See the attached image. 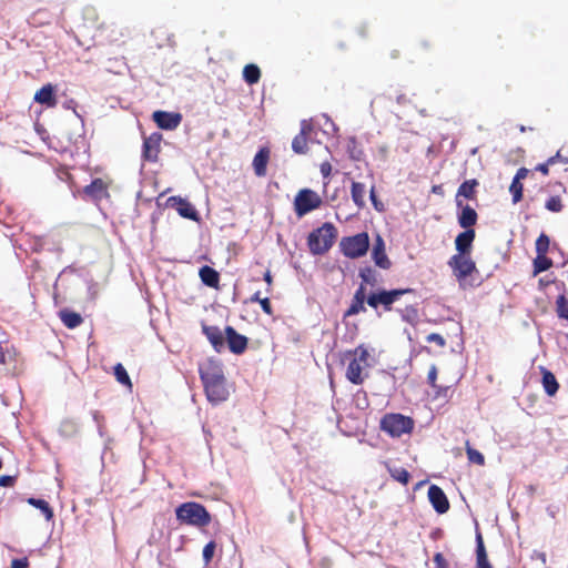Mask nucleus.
<instances>
[{"mask_svg": "<svg viewBox=\"0 0 568 568\" xmlns=\"http://www.w3.org/2000/svg\"><path fill=\"white\" fill-rule=\"evenodd\" d=\"M372 257L375 264L384 270H388L392 265L386 252H385V243L383 239L378 235L372 251Z\"/></svg>", "mask_w": 568, "mask_h": 568, "instance_id": "20", "label": "nucleus"}, {"mask_svg": "<svg viewBox=\"0 0 568 568\" xmlns=\"http://www.w3.org/2000/svg\"><path fill=\"white\" fill-rule=\"evenodd\" d=\"M111 182H106L101 178L94 179L89 185L83 187V193L94 202H100L102 199H108L109 186Z\"/></svg>", "mask_w": 568, "mask_h": 568, "instance_id": "12", "label": "nucleus"}, {"mask_svg": "<svg viewBox=\"0 0 568 568\" xmlns=\"http://www.w3.org/2000/svg\"><path fill=\"white\" fill-rule=\"evenodd\" d=\"M528 174H529V170L528 169L520 168V169L517 170L514 179L521 181V180H525L528 176Z\"/></svg>", "mask_w": 568, "mask_h": 568, "instance_id": "53", "label": "nucleus"}, {"mask_svg": "<svg viewBox=\"0 0 568 568\" xmlns=\"http://www.w3.org/2000/svg\"><path fill=\"white\" fill-rule=\"evenodd\" d=\"M550 247V239L546 233H540L535 243L536 255L547 254Z\"/></svg>", "mask_w": 568, "mask_h": 568, "instance_id": "37", "label": "nucleus"}, {"mask_svg": "<svg viewBox=\"0 0 568 568\" xmlns=\"http://www.w3.org/2000/svg\"><path fill=\"white\" fill-rule=\"evenodd\" d=\"M433 561L436 568H448V562L442 552H436L434 555Z\"/></svg>", "mask_w": 568, "mask_h": 568, "instance_id": "46", "label": "nucleus"}, {"mask_svg": "<svg viewBox=\"0 0 568 568\" xmlns=\"http://www.w3.org/2000/svg\"><path fill=\"white\" fill-rule=\"evenodd\" d=\"M10 567L11 568H28L29 567L28 558H26V557L16 558L11 561Z\"/></svg>", "mask_w": 568, "mask_h": 568, "instance_id": "48", "label": "nucleus"}, {"mask_svg": "<svg viewBox=\"0 0 568 568\" xmlns=\"http://www.w3.org/2000/svg\"><path fill=\"white\" fill-rule=\"evenodd\" d=\"M224 333L229 349L233 354L241 355L246 351L248 344L246 336L237 333L233 326H226Z\"/></svg>", "mask_w": 568, "mask_h": 568, "instance_id": "10", "label": "nucleus"}, {"mask_svg": "<svg viewBox=\"0 0 568 568\" xmlns=\"http://www.w3.org/2000/svg\"><path fill=\"white\" fill-rule=\"evenodd\" d=\"M250 301L253 302V303H258L265 314H267V315H272L273 314V308H272L270 298L267 296L261 297V292L260 291L255 292L251 296Z\"/></svg>", "mask_w": 568, "mask_h": 568, "instance_id": "38", "label": "nucleus"}, {"mask_svg": "<svg viewBox=\"0 0 568 568\" xmlns=\"http://www.w3.org/2000/svg\"><path fill=\"white\" fill-rule=\"evenodd\" d=\"M400 313V317L404 322L416 325L419 320L418 310L414 305H407L404 308L398 311Z\"/></svg>", "mask_w": 568, "mask_h": 568, "instance_id": "32", "label": "nucleus"}, {"mask_svg": "<svg viewBox=\"0 0 568 568\" xmlns=\"http://www.w3.org/2000/svg\"><path fill=\"white\" fill-rule=\"evenodd\" d=\"M270 154L271 152L268 148H261L253 159L254 173L260 178L266 175V168L270 161Z\"/></svg>", "mask_w": 568, "mask_h": 568, "instance_id": "22", "label": "nucleus"}, {"mask_svg": "<svg viewBox=\"0 0 568 568\" xmlns=\"http://www.w3.org/2000/svg\"><path fill=\"white\" fill-rule=\"evenodd\" d=\"M519 130H520V132H525L526 131L524 125H521Z\"/></svg>", "mask_w": 568, "mask_h": 568, "instance_id": "58", "label": "nucleus"}, {"mask_svg": "<svg viewBox=\"0 0 568 568\" xmlns=\"http://www.w3.org/2000/svg\"><path fill=\"white\" fill-rule=\"evenodd\" d=\"M199 373L210 403L220 404L227 399L230 393L220 362L207 359L200 366Z\"/></svg>", "mask_w": 568, "mask_h": 568, "instance_id": "1", "label": "nucleus"}, {"mask_svg": "<svg viewBox=\"0 0 568 568\" xmlns=\"http://www.w3.org/2000/svg\"><path fill=\"white\" fill-rule=\"evenodd\" d=\"M175 513L176 518L187 525L204 527L211 523V515L206 508L194 501L180 505Z\"/></svg>", "mask_w": 568, "mask_h": 568, "instance_id": "5", "label": "nucleus"}, {"mask_svg": "<svg viewBox=\"0 0 568 568\" xmlns=\"http://www.w3.org/2000/svg\"><path fill=\"white\" fill-rule=\"evenodd\" d=\"M114 376L120 384L129 387L132 386L130 376L122 364L119 363L114 366Z\"/></svg>", "mask_w": 568, "mask_h": 568, "instance_id": "39", "label": "nucleus"}, {"mask_svg": "<svg viewBox=\"0 0 568 568\" xmlns=\"http://www.w3.org/2000/svg\"><path fill=\"white\" fill-rule=\"evenodd\" d=\"M462 211L458 214V224L465 229H471L478 220L476 211L469 205H462Z\"/></svg>", "mask_w": 568, "mask_h": 568, "instance_id": "24", "label": "nucleus"}, {"mask_svg": "<svg viewBox=\"0 0 568 568\" xmlns=\"http://www.w3.org/2000/svg\"><path fill=\"white\" fill-rule=\"evenodd\" d=\"M215 549H216V544L215 541H210L207 542L204 548H203V560L205 562V565H207L213 556H214V552H215Z\"/></svg>", "mask_w": 568, "mask_h": 568, "instance_id": "44", "label": "nucleus"}, {"mask_svg": "<svg viewBox=\"0 0 568 568\" xmlns=\"http://www.w3.org/2000/svg\"><path fill=\"white\" fill-rule=\"evenodd\" d=\"M346 356L351 357L346 367V379L354 385H362L365 379L364 372L371 366L368 348L364 344H359L356 348L348 351Z\"/></svg>", "mask_w": 568, "mask_h": 568, "instance_id": "2", "label": "nucleus"}, {"mask_svg": "<svg viewBox=\"0 0 568 568\" xmlns=\"http://www.w3.org/2000/svg\"><path fill=\"white\" fill-rule=\"evenodd\" d=\"M162 134L154 132L151 135L144 138L142 156L148 162H156L159 153L161 151Z\"/></svg>", "mask_w": 568, "mask_h": 568, "instance_id": "11", "label": "nucleus"}, {"mask_svg": "<svg viewBox=\"0 0 568 568\" xmlns=\"http://www.w3.org/2000/svg\"><path fill=\"white\" fill-rule=\"evenodd\" d=\"M38 135L41 138V140L48 145V148H51V144L49 143V135L47 131L38 125L37 129Z\"/></svg>", "mask_w": 568, "mask_h": 568, "instance_id": "52", "label": "nucleus"}, {"mask_svg": "<svg viewBox=\"0 0 568 568\" xmlns=\"http://www.w3.org/2000/svg\"><path fill=\"white\" fill-rule=\"evenodd\" d=\"M264 281L267 283L266 293L268 294L272 291L273 277L270 271H266L263 276Z\"/></svg>", "mask_w": 568, "mask_h": 568, "instance_id": "54", "label": "nucleus"}, {"mask_svg": "<svg viewBox=\"0 0 568 568\" xmlns=\"http://www.w3.org/2000/svg\"><path fill=\"white\" fill-rule=\"evenodd\" d=\"M14 483V478L12 476L3 475L0 476V486L1 487H10Z\"/></svg>", "mask_w": 568, "mask_h": 568, "instance_id": "50", "label": "nucleus"}, {"mask_svg": "<svg viewBox=\"0 0 568 568\" xmlns=\"http://www.w3.org/2000/svg\"><path fill=\"white\" fill-rule=\"evenodd\" d=\"M313 132V125L308 120H302L301 131L292 141V149L297 154H305L308 151V138Z\"/></svg>", "mask_w": 568, "mask_h": 568, "instance_id": "13", "label": "nucleus"}, {"mask_svg": "<svg viewBox=\"0 0 568 568\" xmlns=\"http://www.w3.org/2000/svg\"><path fill=\"white\" fill-rule=\"evenodd\" d=\"M59 317L63 325L70 329L77 328L83 323L82 316L69 308H63L59 312Z\"/></svg>", "mask_w": 568, "mask_h": 568, "instance_id": "26", "label": "nucleus"}, {"mask_svg": "<svg viewBox=\"0 0 568 568\" xmlns=\"http://www.w3.org/2000/svg\"><path fill=\"white\" fill-rule=\"evenodd\" d=\"M371 200H372L374 206L378 210L377 200H376V195H375L374 189L371 190Z\"/></svg>", "mask_w": 568, "mask_h": 568, "instance_id": "55", "label": "nucleus"}, {"mask_svg": "<svg viewBox=\"0 0 568 568\" xmlns=\"http://www.w3.org/2000/svg\"><path fill=\"white\" fill-rule=\"evenodd\" d=\"M202 333L211 343L213 349L221 353L225 347V333L219 326L202 324Z\"/></svg>", "mask_w": 568, "mask_h": 568, "instance_id": "16", "label": "nucleus"}, {"mask_svg": "<svg viewBox=\"0 0 568 568\" xmlns=\"http://www.w3.org/2000/svg\"><path fill=\"white\" fill-rule=\"evenodd\" d=\"M542 387L548 396H554L558 392L559 384L556 376L548 369L542 368Z\"/></svg>", "mask_w": 568, "mask_h": 568, "instance_id": "27", "label": "nucleus"}, {"mask_svg": "<svg viewBox=\"0 0 568 568\" xmlns=\"http://www.w3.org/2000/svg\"><path fill=\"white\" fill-rule=\"evenodd\" d=\"M436 379H437V368L435 365H433L428 372V375H427V381H428V384L433 387V388H436L437 385H436Z\"/></svg>", "mask_w": 568, "mask_h": 568, "instance_id": "47", "label": "nucleus"}, {"mask_svg": "<svg viewBox=\"0 0 568 568\" xmlns=\"http://www.w3.org/2000/svg\"><path fill=\"white\" fill-rule=\"evenodd\" d=\"M479 185V182L476 179L467 180L463 182L456 193V204L457 206H462L463 202L459 197H465L467 200H474L476 197V189Z\"/></svg>", "mask_w": 568, "mask_h": 568, "instance_id": "21", "label": "nucleus"}, {"mask_svg": "<svg viewBox=\"0 0 568 568\" xmlns=\"http://www.w3.org/2000/svg\"><path fill=\"white\" fill-rule=\"evenodd\" d=\"M448 266L458 282L465 281L469 275L477 271L476 263L471 254H454L448 260Z\"/></svg>", "mask_w": 568, "mask_h": 568, "instance_id": "9", "label": "nucleus"}, {"mask_svg": "<svg viewBox=\"0 0 568 568\" xmlns=\"http://www.w3.org/2000/svg\"><path fill=\"white\" fill-rule=\"evenodd\" d=\"M365 193H366L365 184H363L361 182L352 183V189H351L352 200L359 209H362L365 205Z\"/></svg>", "mask_w": 568, "mask_h": 568, "instance_id": "29", "label": "nucleus"}, {"mask_svg": "<svg viewBox=\"0 0 568 568\" xmlns=\"http://www.w3.org/2000/svg\"><path fill=\"white\" fill-rule=\"evenodd\" d=\"M523 191H524V186H523L521 181L513 179V182L509 186V192L511 193L514 204H516L523 200Z\"/></svg>", "mask_w": 568, "mask_h": 568, "instance_id": "40", "label": "nucleus"}, {"mask_svg": "<svg viewBox=\"0 0 568 568\" xmlns=\"http://www.w3.org/2000/svg\"><path fill=\"white\" fill-rule=\"evenodd\" d=\"M8 345L7 343H0V364L7 363V355H8Z\"/></svg>", "mask_w": 568, "mask_h": 568, "instance_id": "51", "label": "nucleus"}, {"mask_svg": "<svg viewBox=\"0 0 568 568\" xmlns=\"http://www.w3.org/2000/svg\"><path fill=\"white\" fill-rule=\"evenodd\" d=\"M556 313L559 318L568 321V294H560L557 297Z\"/></svg>", "mask_w": 568, "mask_h": 568, "instance_id": "36", "label": "nucleus"}, {"mask_svg": "<svg viewBox=\"0 0 568 568\" xmlns=\"http://www.w3.org/2000/svg\"><path fill=\"white\" fill-rule=\"evenodd\" d=\"M322 197L311 189H302L294 199V211L298 217L321 207Z\"/></svg>", "mask_w": 568, "mask_h": 568, "instance_id": "8", "label": "nucleus"}, {"mask_svg": "<svg viewBox=\"0 0 568 568\" xmlns=\"http://www.w3.org/2000/svg\"><path fill=\"white\" fill-rule=\"evenodd\" d=\"M426 341L429 343H435L439 347H444L446 345L445 338L438 333H430L427 335Z\"/></svg>", "mask_w": 568, "mask_h": 568, "instance_id": "45", "label": "nucleus"}, {"mask_svg": "<svg viewBox=\"0 0 568 568\" xmlns=\"http://www.w3.org/2000/svg\"><path fill=\"white\" fill-rule=\"evenodd\" d=\"M413 292V288L378 290L367 296V304L374 310L382 306L385 312H390L392 305L398 301L400 296Z\"/></svg>", "mask_w": 568, "mask_h": 568, "instance_id": "7", "label": "nucleus"}, {"mask_svg": "<svg viewBox=\"0 0 568 568\" xmlns=\"http://www.w3.org/2000/svg\"><path fill=\"white\" fill-rule=\"evenodd\" d=\"M388 473L394 480L402 485H407L410 480V474L403 467H388Z\"/></svg>", "mask_w": 568, "mask_h": 568, "instance_id": "34", "label": "nucleus"}, {"mask_svg": "<svg viewBox=\"0 0 568 568\" xmlns=\"http://www.w3.org/2000/svg\"><path fill=\"white\" fill-rule=\"evenodd\" d=\"M465 448L469 463L476 464L478 466H483L485 464L484 455L479 450L471 447L469 440H466Z\"/></svg>", "mask_w": 568, "mask_h": 568, "instance_id": "35", "label": "nucleus"}, {"mask_svg": "<svg viewBox=\"0 0 568 568\" xmlns=\"http://www.w3.org/2000/svg\"><path fill=\"white\" fill-rule=\"evenodd\" d=\"M359 277L363 281V285H369L372 287L376 286L378 284L377 273L372 267H364L359 271Z\"/></svg>", "mask_w": 568, "mask_h": 568, "instance_id": "33", "label": "nucleus"}, {"mask_svg": "<svg viewBox=\"0 0 568 568\" xmlns=\"http://www.w3.org/2000/svg\"><path fill=\"white\" fill-rule=\"evenodd\" d=\"M38 510H40L48 523L52 520L53 510L45 500L38 499Z\"/></svg>", "mask_w": 568, "mask_h": 568, "instance_id": "43", "label": "nucleus"}, {"mask_svg": "<svg viewBox=\"0 0 568 568\" xmlns=\"http://www.w3.org/2000/svg\"><path fill=\"white\" fill-rule=\"evenodd\" d=\"M361 153L362 152H358V153L351 152V158L354 159V160H359L361 159Z\"/></svg>", "mask_w": 568, "mask_h": 568, "instance_id": "56", "label": "nucleus"}, {"mask_svg": "<svg viewBox=\"0 0 568 568\" xmlns=\"http://www.w3.org/2000/svg\"><path fill=\"white\" fill-rule=\"evenodd\" d=\"M336 237V227L333 223L326 222L308 234L307 245L312 254L323 255L329 251Z\"/></svg>", "mask_w": 568, "mask_h": 568, "instance_id": "3", "label": "nucleus"}, {"mask_svg": "<svg viewBox=\"0 0 568 568\" xmlns=\"http://www.w3.org/2000/svg\"><path fill=\"white\" fill-rule=\"evenodd\" d=\"M560 158V153L557 152L554 156H550L545 163H540L535 166V170L542 173L544 175L549 174V166L555 164L557 160Z\"/></svg>", "mask_w": 568, "mask_h": 568, "instance_id": "42", "label": "nucleus"}, {"mask_svg": "<svg viewBox=\"0 0 568 568\" xmlns=\"http://www.w3.org/2000/svg\"><path fill=\"white\" fill-rule=\"evenodd\" d=\"M428 499H429L432 506L434 507V509L438 514H445L448 511L449 501H448L444 490L439 486L432 485L428 488Z\"/></svg>", "mask_w": 568, "mask_h": 568, "instance_id": "17", "label": "nucleus"}, {"mask_svg": "<svg viewBox=\"0 0 568 568\" xmlns=\"http://www.w3.org/2000/svg\"><path fill=\"white\" fill-rule=\"evenodd\" d=\"M168 203L171 207L175 209L182 217L190 219L192 221L199 220L197 211L187 200L180 196H171L169 197Z\"/></svg>", "mask_w": 568, "mask_h": 568, "instance_id": "15", "label": "nucleus"}, {"mask_svg": "<svg viewBox=\"0 0 568 568\" xmlns=\"http://www.w3.org/2000/svg\"><path fill=\"white\" fill-rule=\"evenodd\" d=\"M545 207L550 211V212H554V213H559L564 210V203H562V200L559 195H554V196H550L546 203H545Z\"/></svg>", "mask_w": 568, "mask_h": 568, "instance_id": "41", "label": "nucleus"}, {"mask_svg": "<svg viewBox=\"0 0 568 568\" xmlns=\"http://www.w3.org/2000/svg\"><path fill=\"white\" fill-rule=\"evenodd\" d=\"M365 301L367 302L366 287L361 284L355 291L349 307L346 310L344 317L357 315L366 311Z\"/></svg>", "mask_w": 568, "mask_h": 568, "instance_id": "18", "label": "nucleus"}, {"mask_svg": "<svg viewBox=\"0 0 568 568\" xmlns=\"http://www.w3.org/2000/svg\"><path fill=\"white\" fill-rule=\"evenodd\" d=\"M28 503H29L30 505H32V506H34V507H36V497H30V498L28 499Z\"/></svg>", "mask_w": 568, "mask_h": 568, "instance_id": "57", "label": "nucleus"}, {"mask_svg": "<svg viewBox=\"0 0 568 568\" xmlns=\"http://www.w3.org/2000/svg\"><path fill=\"white\" fill-rule=\"evenodd\" d=\"M475 237L476 232L474 229L459 233L455 239L456 254H471Z\"/></svg>", "mask_w": 568, "mask_h": 568, "instance_id": "19", "label": "nucleus"}, {"mask_svg": "<svg viewBox=\"0 0 568 568\" xmlns=\"http://www.w3.org/2000/svg\"><path fill=\"white\" fill-rule=\"evenodd\" d=\"M476 540H477V549H476L477 568H493L488 561L487 552H486L483 537L480 534H477Z\"/></svg>", "mask_w": 568, "mask_h": 568, "instance_id": "28", "label": "nucleus"}, {"mask_svg": "<svg viewBox=\"0 0 568 568\" xmlns=\"http://www.w3.org/2000/svg\"><path fill=\"white\" fill-rule=\"evenodd\" d=\"M243 78L247 84H255L261 79V70L256 64H246L243 69Z\"/></svg>", "mask_w": 568, "mask_h": 568, "instance_id": "31", "label": "nucleus"}, {"mask_svg": "<svg viewBox=\"0 0 568 568\" xmlns=\"http://www.w3.org/2000/svg\"><path fill=\"white\" fill-rule=\"evenodd\" d=\"M320 170H321L322 175L326 179L332 173V165L329 162L325 161L321 164Z\"/></svg>", "mask_w": 568, "mask_h": 568, "instance_id": "49", "label": "nucleus"}, {"mask_svg": "<svg viewBox=\"0 0 568 568\" xmlns=\"http://www.w3.org/2000/svg\"><path fill=\"white\" fill-rule=\"evenodd\" d=\"M552 265L554 262L551 258L547 256V254L536 255V257L532 261L534 275L548 271L549 268L552 267Z\"/></svg>", "mask_w": 568, "mask_h": 568, "instance_id": "30", "label": "nucleus"}, {"mask_svg": "<svg viewBox=\"0 0 568 568\" xmlns=\"http://www.w3.org/2000/svg\"><path fill=\"white\" fill-rule=\"evenodd\" d=\"M199 276L202 283L205 284L206 286L212 288H219L220 274L215 268L209 265H204L200 268Z\"/></svg>", "mask_w": 568, "mask_h": 568, "instance_id": "25", "label": "nucleus"}, {"mask_svg": "<svg viewBox=\"0 0 568 568\" xmlns=\"http://www.w3.org/2000/svg\"><path fill=\"white\" fill-rule=\"evenodd\" d=\"M415 422L412 417L399 413H387L379 422V428L390 437H400L404 434H410Z\"/></svg>", "mask_w": 568, "mask_h": 568, "instance_id": "4", "label": "nucleus"}, {"mask_svg": "<svg viewBox=\"0 0 568 568\" xmlns=\"http://www.w3.org/2000/svg\"><path fill=\"white\" fill-rule=\"evenodd\" d=\"M38 103L47 108H54L58 103L55 95V87L45 84L38 91Z\"/></svg>", "mask_w": 568, "mask_h": 568, "instance_id": "23", "label": "nucleus"}, {"mask_svg": "<svg viewBox=\"0 0 568 568\" xmlns=\"http://www.w3.org/2000/svg\"><path fill=\"white\" fill-rule=\"evenodd\" d=\"M368 247L369 237L366 232L345 236L339 242L341 252L348 258H359L364 256L367 253Z\"/></svg>", "mask_w": 568, "mask_h": 568, "instance_id": "6", "label": "nucleus"}, {"mask_svg": "<svg viewBox=\"0 0 568 568\" xmlns=\"http://www.w3.org/2000/svg\"><path fill=\"white\" fill-rule=\"evenodd\" d=\"M152 118L156 125L162 130H174L182 121V115L180 113L161 110L155 111L152 114Z\"/></svg>", "mask_w": 568, "mask_h": 568, "instance_id": "14", "label": "nucleus"}]
</instances>
